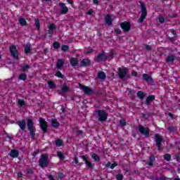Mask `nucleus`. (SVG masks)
I'll return each mask as SVG.
<instances>
[{"mask_svg":"<svg viewBox=\"0 0 180 180\" xmlns=\"http://www.w3.org/2000/svg\"><path fill=\"white\" fill-rule=\"evenodd\" d=\"M27 127L28 131L30 132V136H31V139H34V137H36V127H34V122H33V120L27 119Z\"/></svg>","mask_w":180,"mask_h":180,"instance_id":"1","label":"nucleus"},{"mask_svg":"<svg viewBox=\"0 0 180 180\" xmlns=\"http://www.w3.org/2000/svg\"><path fill=\"white\" fill-rule=\"evenodd\" d=\"M50 162L49 161V154L44 153L41 155V158L39 160V165L41 168H46L49 167Z\"/></svg>","mask_w":180,"mask_h":180,"instance_id":"2","label":"nucleus"},{"mask_svg":"<svg viewBox=\"0 0 180 180\" xmlns=\"http://www.w3.org/2000/svg\"><path fill=\"white\" fill-rule=\"evenodd\" d=\"M155 137V146L158 148V151H162L164 150V147H162V142H164V138L160 136L158 134H155L154 135Z\"/></svg>","mask_w":180,"mask_h":180,"instance_id":"3","label":"nucleus"},{"mask_svg":"<svg viewBox=\"0 0 180 180\" xmlns=\"http://www.w3.org/2000/svg\"><path fill=\"white\" fill-rule=\"evenodd\" d=\"M141 4V17L138 20L139 23H143L144 20L147 17V7H146V4L141 1H139Z\"/></svg>","mask_w":180,"mask_h":180,"instance_id":"4","label":"nucleus"},{"mask_svg":"<svg viewBox=\"0 0 180 180\" xmlns=\"http://www.w3.org/2000/svg\"><path fill=\"white\" fill-rule=\"evenodd\" d=\"M95 113L98 117V122H106L108 120V115L104 110H96Z\"/></svg>","mask_w":180,"mask_h":180,"instance_id":"5","label":"nucleus"},{"mask_svg":"<svg viewBox=\"0 0 180 180\" xmlns=\"http://www.w3.org/2000/svg\"><path fill=\"white\" fill-rule=\"evenodd\" d=\"M118 77L121 79H124V78H129V69L127 68H118Z\"/></svg>","mask_w":180,"mask_h":180,"instance_id":"6","label":"nucleus"},{"mask_svg":"<svg viewBox=\"0 0 180 180\" xmlns=\"http://www.w3.org/2000/svg\"><path fill=\"white\" fill-rule=\"evenodd\" d=\"M109 58H113V55L105 56V51H103L102 53L97 56L95 61H96V63H101L102 61H106L107 60H109Z\"/></svg>","mask_w":180,"mask_h":180,"instance_id":"7","label":"nucleus"},{"mask_svg":"<svg viewBox=\"0 0 180 180\" xmlns=\"http://www.w3.org/2000/svg\"><path fill=\"white\" fill-rule=\"evenodd\" d=\"M138 130L142 136H145L146 139L150 137V129L148 128H146L143 125H139L138 127Z\"/></svg>","mask_w":180,"mask_h":180,"instance_id":"8","label":"nucleus"},{"mask_svg":"<svg viewBox=\"0 0 180 180\" xmlns=\"http://www.w3.org/2000/svg\"><path fill=\"white\" fill-rule=\"evenodd\" d=\"M79 88L84 92L85 95H92V94H94V89L89 86H84L80 83H79Z\"/></svg>","mask_w":180,"mask_h":180,"instance_id":"9","label":"nucleus"},{"mask_svg":"<svg viewBox=\"0 0 180 180\" xmlns=\"http://www.w3.org/2000/svg\"><path fill=\"white\" fill-rule=\"evenodd\" d=\"M10 52L14 60H19V54L18 53V49H16V46L11 45L10 46Z\"/></svg>","mask_w":180,"mask_h":180,"instance_id":"10","label":"nucleus"},{"mask_svg":"<svg viewBox=\"0 0 180 180\" xmlns=\"http://www.w3.org/2000/svg\"><path fill=\"white\" fill-rule=\"evenodd\" d=\"M120 27L124 33H127L131 29V25H130V22L125 21L120 24Z\"/></svg>","mask_w":180,"mask_h":180,"instance_id":"11","label":"nucleus"},{"mask_svg":"<svg viewBox=\"0 0 180 180\" xmlns=\"http://www.w3.org/2000/svg\"><path fill=\"white\" fill-rule=\"evenodd\" d=\"M39 124L42 131L44 133H47V127H49V125H47V122L46 120L41 117H39Z\"/></svg>","mask_w":180,"mask_h":180,"instance_id":"12","label":"nucleus"},{"mask_svg":"<svg viewBox=\"0 0 180 180\" xmlns=\"http://www.w3.org/2000/svg\"><path fill=\"white\" fill-rule=\"evenodd\" d=\"M69 89H70V87H68V86L67 85V83H64L63 85V87L61 88V90H58V92L59 95L64 96L65 94H67Z\"/></svg>","mask_w":180,"mask_h":180,"instance_id":"13","label":"nucleus"},{"mask_svg":"<svg viewBox=\"0 0 180 180\" xmlns=\"http://www.w3.org/2000/svg\"><path fill=\"white\" fill-rule=\"evenodd\" d=\"M59 6H60V13L61 15H66V13H68V8L65 6V4L60 2Z\"/></svg>","mask_w":180,"mask_h":180,"instance_id":"14","label":"nucleus"},{"mask_svg":"<svg viewBox=\"0 0 180 180\" xmlns=\"http://www.w3.org/2000/svg\"><path fill=\"white\" fill-rule=\"evenodd\" d=\"M17 124H18L21 130H26V120H18Z\"/></svg>","mask_w":180,"mask_h":180,"instance_id":"15","label":"nucleus"},{"mask_svg":"<svg viewBox=\"0 0 180 180\" xmlns=\"http://www.w3.org/2000/svg\"><path fill=\"white\" fill-rule=\"evenodd\" d=\"M148 160L149 161H145L146 165H148L149 167H154V161H155V157L152 155L149 156Z\"/></svg>","mask_w":180,"mask_h":180,"instance_id":"16","label":"nucleus"},{"mask_svg":"<svg viewBox=\"0 0 180 180\" xmlns=\"http://www.w3.org/2000/svg\"><path fill=\"white\" fill-rule=\"evenodd\" d=\"M153 101H155V96L154 95H150L146 98V100L145 101V105H147V106H150L151 105V102Z\"/></svg>","mask_w":180,"mask_h":180,"instance_id":"17","label":"nucleus"},{"mask_svg":"<svg viewBox=\"0 0 180 180\" xmlns=\"http://www.w3.org/2000/svg\"><path fill=\"white\" fill-rule=\"evenodd\" d=\"M105 22L108 26H112L113 23V19L110 16V14H107L105 17Z\"/></svg>","mask_w":180,"mask_h":180,"instance_id":"18","label":"nucleus"},{"mask_svg":"<svg viewBox=\"0 0 180 180\" xmlns=\"http://www.w3.org/2000/svg\"><path fill=\"white\" fill-rule=\"evenodd\" d=\"M142 78L144 81L146 82H149V84H153L154 82V80L153 79V77L150 76V75L148 74H143L142 75Z\"/></svg>","mask_w":180,"mask_h":180,"instance_id":"19","label":"nucleus"},{"mask_svg":"<svg viewBox=\"0 0 180 180\" xmlns=\"http://www.w3.org/2000/svg\"><path fill=\"white\" fill-rule=\"evenodd\" d=\"M8 155H10V157H11L12 158H18L19 157V150L16 149H13L11 150Z\"/></svg>","mask_w":180,"mask_h":180,"instance_id":"20","label":"nucleus"},{"mask_svg":"<svg viewBox=\"0 0 180 180\" xmlns=\"http://www.w3.org/2000/svg\"><path fill=\"white\" fill-rule=\"evenodd\" d=\"M91 65V60L89 59H83L80 62V67H89Z\"/></svg>","mask_w":180,"mask_h":180,"instance_id":"21","label":"nucleus"},{"mask_svg":"<svg viewBox=\"0 0 180 180\" xmlns=\"http://www.w3.org/2000/svg\"><path fill=\"white\" fill-rule=\"evenodd\" d=\"M24 51L26 54H29V53L32 51V44H30V43H27V44L24 45Z\"/></svg>","mask_w":180,"mask_h":180,"instance_id":"22","label":"nucleus"},{"mask_svg":"<svg viewBox=\"0 0 180 180\" xmlns=\"http://www.w3.org/2000/svg\"><path fill=\"white\" fill-rule=\"evenodd\" d=\"M63 65H64V59H58L56 62L57 70H60Z\"/></svg>","mask_w":180,"mask_h":180,"instance_id":"23","label":"nucleus"},{"mask_svg":"<svg viewBox=\"0 0 180 180\" xmlns=\"http://www.w3.org/2000/svg\"><path fill=\"white\" fill-rule=\"evenodd\" d=\"M79 60L77 58H70V64L72 67H77L78 65Z\"/></svg>","mask_w":180,"mask_h":180,"instance_id":"24","label":"nucleus"},{"mask_svg":"<svg viewBox=\"0 0 180 180\" xmlns=\"http://www.w3.org/2000/svg\"><path fill=\"white\" fill-rule=\"evenodd\" d=\"M51 125L53 129H58V127H60V122H58L57 120H52Z\"/></svg>","mask_w":180,"mask_h":180,"instance_id":"25","label":"nucleus"},{"mask_svg":"<svg viewBox=\"0 0 180 180\" xmlns=\"http://www.w3.org/2000/svg\"><path fill=\"white\" fill-rule=\"evenodd\" d=\"M166 61L167 63H174V61H175V56L174 55L168 56L166 58Z\"/></svg>","mask_w":180,"mask_h":180,"instance_id":"26","label":"nucleus"},{"mask_svg":"<svg viewBox=\"0 0 180 180\" xmlns=\"http://www.w3.org/2000/svg\"><path fill=\"white\" fill-rule=\"evenodd\" d=\"M18 22L21 26H27V22L23 18H20Z\"/></svg>","mask_w":180,"mask_h":180,"instance_id":"27","label":"nucleus"},{"mask_svg":"<svg viewBox=\"0 0 180 180\" xmlns=\"http://www.w3.org/2000/svg\"><path fill=\"white\" fill-rule=\"evenodd\" d=\"M136 96L138 98H139V99H144V97L146 96V94H144V92H143V91H139L137 93H136Z\"/></svg>","mask_w":180,"mask_h":180,"instance_id":"28","label":"nucleus"},{"mask_svg":"<svg viewBox=\"0 0 180 180\" xmlns=\"http://www.w3.org/2000/svg\"><path fill=\"white\" fill-rule=\"evenodd\" d=\"M98 79H105L106 78V74L104 72H100L97 75Z\"/></svg>","mask_w":180,"mask_h":180,"instance_id":"29","label":"nucleus"},{"mask_svg":"<svg viewBox=\"0 0 180 180\" xmlns=\"http://www.w3.org/2000/svg\"><path fill=\"white\" fill-rule=\"evenodd\" d=\"M48 85L50 89H56V88H57V85H56V83L53 81H49Z\"/></svg>","mask_w":180,"mask_h":180,"instance_id":"30","label":"nucleus"},{"mask_svg":"<svg viewBox=\"0 0 180 180\" xmlns=\"http://www.w3.org/2000/svg\"><path fill=\"white\" fill-rule=\"evenodd\" d=\"M85 164L86 166H88V168H89V169H94V167H95V164L89 162V160H86Z\"/></svg>","mask_w":180,"mask_h":180,"instance_id":"31","label":"nucleus"},{"mask_svg":"<svg viewBox=\"0 0 180 180\" xmlns=\"http://www.w3.org/2000/svg\"><path fill=\"white\" fill-rule=\"evenodd\" d=\"M18 79L21 81H26L27 79V75L25 73H22L19 75Z\"/></svg>","mask_w":180,"mask_h":180,"instance_id":"32","label":"nucleus"},{"mask_svg":"<svg viewBox=\"0 0 180 180\" xmlns=\"http://www.w3.org/2000/svg\"><path fill=\"white\" fill-rule=\"evenodd\" d=\"M34 22L37 30H40V20H39V18H35Z\"/></svg>","mask_w":180,"mask_h":180,"instance_id":"33","label":"nucleus"},{"mask_svg":"<svg viewBox=\"0 0 180 180\" xmlns=\"http://www.w3.org/2000/svg\"><path fill=\"white\" fill-rule=\"evenodd\" d=\"M91 158H94V161H96L97 162L101 161V158H99V156L96 153H94L91 155Z\"/></svg>","mask_w":180,"mask_h":180,"instance_id":"34","label":"nucleus"},{"mask_svg":"<svg viewBox=\"0 0 180 180\" xmlns=\"http://www.w3.org/2000/svg\"><path fill=\"white\" fill-rule=\"evenodd\" d=\"M163 158L165 161H171V154L165 153L163 156Z\"/></svg>","mask_w":180,"mask_h":180,"instance_id":"35","label":"nucleus"},{"mask_svg":"<svg viewBox=\"0 0 180 180\" xmlns=\"http://www.w3.org/2000/svg\"><path fill=\"white\" fill-rule=\"evenodd\" d=\"M57 155H58V158H60V160H61L65 159V155H64L63 154V153H61V152H60V151H58V152H57Z\"/></svg>","mask_w":180,"mask_h":180,"instance_id":"36","label":"nucleus"},{"mask_svg":"<svg viewBox=\"0 0 180 180\" xmlns=\"http://www.w3.org/2000/svg\"><path fill=\"white\" fill-rule=\"evenodd\" d=\"M56 77H58V78H61L62 79H64V75H62L61 72L57 71L55 74Z\"/></svg>","mask_w":180,"mask_h":180,"instance_id":"37","label":"nucleus"},{"mask_svg":"<svg viewBox=\"0 0 180 180\" xmlns=\"http://www.w3.org/2000/svg\"><path fill=\"white\" fill-rule=\"evenodd\" d=\"M60 46L61 45L58 43V41H54L53 44V49H56V50H58Z\"/></svg>","mask_w":180,"mask_h":180,"instance_id":"38","label":"nucleus"},{"mask_svg":"<svg viewBox=\"0 0 180 180\" xmlns=\"http://www.w3.org/2000/svg\"><path fill=\"white\" fill-rule=\"evenodd\" d=\"M56 146L57 147H61V146H63V140L57 139L56 141Z\"/></svg>","mask_w":180,"mask_h":180,"instance_id":"39","label":"nucleus"},{"mask_svg":"<svg viewBox=\"0 0 180 180\" xmlns=\"http://www.w3.org/2000/svg\"><path fill=\"white\" fill-rule=\"evenodd\" d=\"M150 116H151V114L150 112H147L146 114H144V113L142 114V117H143V119H146V120H147L148 119V117H150Z\"/></svg>","mask_w":180,"mask_h":180,"instance_id":"40","label":"nucleus"},{"mask_svg":"<svg viewBox=\"0 0 180 180\" xmlns=\"http://www.w3.org/2000/svg\"><path fill=\"white\" fill-rule=\"evenodd\" d=\"M29 68H30V66H29V65H26L22 68L21 71H22V72H25L27 71Z\"/></svg>","mask_w":180,"mask_h":180,"instance_id":"41","label":"nucleus"},{"mask_svg":"<svg viewBox=\"0 0 180 180\" xmlns=\"http://www.w3.org/2000/svg\"><path fill=\"white\" fill-rule=\"evenodd\" d=\"M18 105L20 106H25L26 105V103L25 102V100L19 99L18 100Z\"/></svg>","mask_w":180,"mask_h":180,"instance_id":"42","label":"nucleus"},{"mask_svg":"<svg viewBox=\"0 0 180 180\" xmlns=\"http://www.w3.org/2000/svg\"><path fill=\"white\" fill-rule=\"evenodd\" d=\"M69 49H70V47L68 45H63L61 50L63 51H68Z\"/></svg>","mask_w":180,"mask_h":180,"instance_id":"43","label":"nucleus"},{"mask_svg":"<svg viewBox=\"0 0 180 180\" xmlns=\"http://www.w3.org/2000/svg\"><path fill=\"white\" fill-rule=\"evenodd\" d=\"M49 29H50L51 30H53L54 31V30H56V29H57V27L54 24H51L49 26Z\"/></svg>","mask_w":180,"mask_h":180,"instance_id":"44","label":"nucleus"},{"mask_svg":"<svg viewBox=\"0 0 180 180\" xmlns=\"http://www.w3.org/2000/svg\"><path fill=\"white\" fill-rule=\"evenodd\" d=\"M120 126H122V127H124V126H126V120H121L120 121Z\"/></svg>","mask_w":180,"mask_h":180,"instance_id":"45","label":"nucleus"},{"mask_svg":"<svg viewBox=\"0 0 180 180\" xmlns=\"http://www.w3.org/2000/svg\"><path fill=\"white\" fill-rule=\"evenodd\" d=\"M146 49L148 51H151V50H153V48L151 47V46L148 45V44H144Z\"/></svg>","mask_w":180,"mask_h":180,"instance_id":"46","label":"nucleus"},{"mask_svg":"<svg viewBox=\"0 0 180 180\" xmlns=\"http://www.w3.org/2000/svg\"><path fill=\"white\" fill-rule=\"evenodd\" d=\"M75 165H77V166H80L81 165V163H79V162H78V158L77 157H75Z\"/></svg>","mask_w":180,"mask_h":180,"instance_id":"47","label":"nucleus"},{"mask_svg":"<svg viewBox=\"0 0 180 180\" xmlns=\"http://www.w3.org/2000/svg\"><path fill=\"white\" fill-rule=\"evenodd\" d=\"M167 130H168L169 131H170V133H174V132H175V128H174V127H169L167 128Z\"/></svg>","mask_w":180,"mask_h":180,"instance_id":"48","label":"nucleus"},{"mask_svg":"<svg viewBox=\"0 0 180 180\" xmlns=\"http://www.w3.org/2000/svg\"><path fill=\"white\" fill-rule=\"evenodd\" d=\"M123 178H124V176H123V174H118L117 175V180H123Z\"/></svg>","mask_w":180,"mask_h":180,"instance_id":"49","label":"nucleus"},{"mask_svg":"<svg viewBox=\"0 0 180 180\" xmlns=\"http://www.w3.org/2000/svg\"><path fill=\"white\" fill-rule=\"evenodd\" d=\"M77 136H82L84 134V131L82 130H78L75 131Z\"/></svg>","mask_w":180,"mask_h":180,"instance_id":"50","label":"nucleus"},{"mask_svg":"<svg viewBox=\"0 0 180 180\" xmlns=\"http://www.w3.org/2000/svg\"><path fill=\"white\" fill-rule=\"evenodd\" d=\"M48 33L49 35V37H53V34H54V31L53 30L49 29Z\"/></svg>","mask_w":180,"mask_h":180,"instance_id":"51","label":"nucleus"},{"mask_svg":"<svg viewBox=\"0 0 180 180\" xmlns=\"http://www.w3.org/2000/svg\"><path fill=\"white\" fill-rule=\"evenodd\" d=\"M160 23H164L165 22V18L164 17H159Z\"/></svg>","mask_w":180,"mask_h":180,"instance_id":"52","label":"nucleus"},{"mask_svg":"<svg viewBox=\"0 0 180 180\" xmlns=\"http://www.w3.org/2000/svg\"><path fill=\"white\" fill-rule=\"evenodd\" d=\"M115 32L117 34H120L122 33V30L119 28H116L115 29Z\"/></svg>","mask_w":180,"mask_h":180,"instance_id":"53","label":"nucleus"},{"mask_svg":"<svg viewBox=\"0 0 180 180\" xmlns=\"http://www.w3.org/2000/svg\"><path fill=\"white\" fill-rule=\"evenodd\" d=\"M58 178H59V179H63L64 178V173H59L58 174Z\"/></svg>","mask_w":180,"mask_h":180,"instance_id":"54","label":"nucleus"},{"mask_svg":"<svg viewBox=\"0 0 180 180\" xmlns=\"http://www.w3.org/2000/svg\"><path fill=\"white\" fill-rule=\"evenodd\" d=\"M117 165H118V164L116 162H115L113 164L111 165L110 169H113L115 168V167H117Z\"/></svg>","mask_w":180,"mask_h":180,"instance_id":"55","label":"nucleus"},{"mask_svg":"<svg viewBox=\"0 0 180 180\" xmlns=\"http://www.w3.org/2000/svg\"><path fill=\"white\" fill-rule=\"evenodd\" d=\"M40 153V150H37L36 151H34L33 153H32V156L34 157V158L36 157V155H37V154H39Z\"/></svg>","mask_w":180,"mask_h":180,"instance_id":"56","label":"nucleus"},{"mask_svg":"<svg viewBox=\"0 0 180 180\" xmlns=\"http://www.w3.org/2000/svg\"><path fill=\"white\" fill-rule=\"evenodd\" d=\"M27 174H30L32 175V174H33V169H28L27 170Z\"/></svg>","mask_w":180,"mask_h":180,"instance_id":"57","label":"nucleus"},{"mask_svg":"<svg viewBox=\"0 0 180 180\" xmlns=\"http://www.w3.org/2000/svg\"><path fill=\"white\" fill-rule=\"evenodd\" d=\"M131 75H133V77H137L138 73L136 71H132L131 72Z\"/></svg>","mask_w":180,"mask_h":180,"instance_id":"58","label":"nucleus"},{"mask_svg":"<svg viewBox=\"0 0 180 180\" xmlns=\"http://www.w3.org/2000/svg\"><path fill=\"white\" fill-rule=\"evenodd\" d=\"M171 33L174 34V36H176V31L175 30H171Z\"/></svg>","mask_w":180,"mask_h":180,"instance_id":"59","label":"nucleus"},{"mask_svg":"<svg viewBox=\"0 0 180 180\" xmlns=\"http://www.w3.org/2000/svg\"><path fill=\"white\" fill-rule=\"evenodd\" d=\"M105 167L107 168H110V167H112V164L110 163V162H108L106 165H105Z\"/></svg>","mask_w":180,"mask_h":180,"instance_id":"60","label":"nucleus"},{"mask_svg":"<svg viewBox=\"0 0 180 180\" xmlns=\"http://www.w3.org/2000/svg\"><path fill=\"white\" fill-rule=\"evenodd\" d=\"M91 53H94V49H89L86 52V54H91Z\"/></svg>","mask_w":180,"mask_h":180,"instance_id":"61","label":"nucleus"},{"mask_svg":"<svg viewBox=\"0 0 180 180\" xmlns=\"http://www.w3.org/2000/svg\"><path fill=\"white\" fill-rule=\"evenodd\" d=\"M176 161H179L180 160V155L179 154L176 155Z\"/></svg>","mask_w":180,"mask_h":180,"instance_id":"62","label":"nucleus"},{"mask_svg":"<svg viewBox=\"0 0 180 180\" xmlns=\"http://www.w3.org/2000/svg\"><path fill=\"white\" fill-rule=\"evenodd\" d=\"M49 180H54V178L53 177V174H50V175L49 176Z\"/></svg>","mask_w":180,"mask_h":180,"instance_id":"63","label":"nucleus"},{"mask_svg":"<svg viewBox=\"0 0 180 180\" xmlns=\"http://www.w3.org/2000/svg\"><path fill=\"white\" fill-rule=\"evenodd\" d=\"M47 53H49V49H45L44 50V54H47Z\"/></svg>","mask_w":180,"mask_h":180,"instance_id":"64","label":"nucleus"}]
</instances>
